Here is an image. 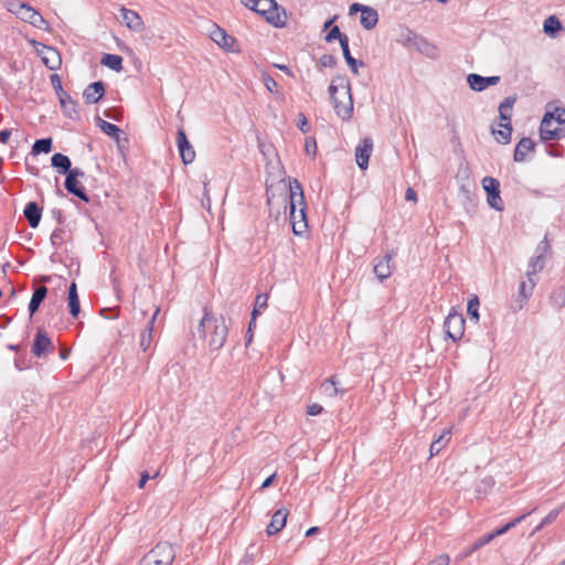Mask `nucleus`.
<instances>
[{"label":"nucleus","mask_w":565,"mask_h":565,"mask_svg":"<svg viewBox=\"0 0 565 565\" xmlns=\"http://www.w3.org/2000/svg\"><path fill=\"white\" fill-rule=\"evenodd\" d=\"M502 129H493L492 134L494 135L495 139L500 143H509L511 141V135H512V126L511 122H503L500 124Z\"/></svg>","instance_id":"37"},{"label":"nucleus","mask_w":565,"mask_h":565,"mask_svg":"<svg viewBox=\"0 0 565 565\" xmlns=\"http://www.w3.org/2000/svg\"><path fill=\"white\" fill-rule=\"evenodd\" d=\"M267 300H268V295L267 294L257 295L256 299H255L254 307H256L257 309L263 310V309H265L267 307Z\"/></svg>","instance_id":"53"},{"label":"nucleus","mask_w":565,"mask_h":565,"mask_svg":"<svg viewBox=\"0 0 565 565\" xmlns=\"http://www.w3.org/2000/svg\"><path fill=\"white\" fill-rule=\"evenodd\" d=\"M51 164L58 171V173L65 175L72 167L71 159L63 153H54L51 158Z\"/></svg>","instance_id":"29"},{"label":"nucleus","mask_w":565,"mask_h":565,"mask_svg":"<svg viewBox=\"0 0 565 565\" xmlns=\"http://www.w3.org/2000/svg\"><path fill=\"white\" fill-rule=\"evenodd\" d=\"M307 204L305 201L302 185L298 180L290 182L289 186V220L292 233L301 236L307 232Z\"/></svg>","instance_id":"3"},{"label":"nucleus","mask_w":565,"mask_h":565,"mask_svg":"<svg viewBox=\"0 0 565 565\" xmlns=\"http://www.w3.org/2000/svg\"><path fill=\"white\" fill-rule=\"evenodd\" d=\"M289 512L287 509H278L271 516L269 524L266 527L267 535H275L279 533L286 525Z\"/></svg>","instance_id":"16"},{"label":"nucleus","mask_w":565,"mask_h":565,"mask_svg":"<svg viewBox=\"0 0 565 565\" xmlns=\"http://www.w3.org/2000/svg\"><path fill=\"white\" fill-rule=\"evenodd\" d=\"M373 151V140L370 137L364 138L355 148V161L360 169L365 170Z\"/></svg>","instance_id":"12"},{"label":"nucleus","mask_w":565,"mask_h":565,"mask_svg":"<svg viewBox=\"0 0 565 565\" xmlns=\"http://www.w3.org/2000/svg\"><path fill=\"white\" fill-rule=\"evenodd\" d=\"M330 99L334 111L342 120H349L353 114L351 84L347 76H337L329 86Z\"/></svg>","instance_id":"2"},{"label":"nucleus","mask_w":565,"mask_h":565,"mask_svg":"<svg viewBox=\"0 0 565 565\" xmlns=\"http://www.w3.org/2000/svg\"><path fill=\"white\" fill-rule=\"evenodd\" d=\"M257 8L255 12L263 15L267 22L276 28H281L286 23V12L280 11L275 0H256Z\"/></svg>","instance_id":"6"},{"label":"nucleus","mask_w":565,"mask_h":565,"mask_svg":"<svg viewBox=\"0 0 565 565\" xmlns=\"http://www.w3.org/2000/svg\"><path fill=\"white\" fill-rule=\"evenodd\" d=\"M102 316L106 319H114L117 318L119 315V307H113V308H104L100 311Z\"/></svg>","instance_id":"51"},{"label":"nucleus","mask_w":565,"mask_h":565,"mask_svg":"<svg viewBox=\"0 0 565 565\" xmlns=\"http://www.w3.org/2000/svg\"><path fill=\"white\" fill-rule=\"evenodd\" d=\"M412 49L429 58L438 57V49L419 34L417 35Z\"/></svg>","instance_id":"19"},{"label":"nucleus","mask_w":565,"mask_h":565,"mask_svg":"<svg viewBox=\"0 0 565 565\" xmlns=\"http://www.w3.org/2000/svg\"><path fill=\"white\" fill-rule=\"evenodd\" d=\"M12 135L11 129H3L0 131V142L7 143Z\"/></svg>","instance_id":"61"},{"label":"nucleus","mask_w":565,"mask_h":565,"mask_svg":"<svg viewBox=\"0 0 565 565\" xmlns=\"http://www.w3.org/2000/svg\"><path fill=\"white\" fill-rule=\"evenodd\" d=\"M479 298L476 295H472L468 300L467 311L471 319L476 321L479 320Z\"/></svg>","instance_id":"44"},{"label":"nucleus","mask_w":565,"mask_h":565,"mask_svg":"<svg viewBox=\"0 0 565 565\" xmlns=\"http://www.w3.org/2000/svg\"><path fill=\"white\" fill-rule=\"evenodd\" d=\"M565 132V109H561L555 116L553 113H546L540 125V136L544 141L561 138Z\"/></svg>","instance_id":"5"},{"label":"nucleus","mask_w":565,"mask_h":565,"mask_svg":"<svg viewBox=\"0 0 565 565\" xmlns=\"http://www.w3.org/2000/svg\"><path fill=\"white\" fill-rule=\"evenodd\" d=\"M482 186L487 192V200L489 205L497 210H503V202L500 198V182L492 177H484L482 180Z\"/></svg>","instance_id":"11"},{"label":"nucleus","mask_w":565,"mask_h":565,"mask_svg":"<svg viewBox=\"0 0 565 565\" xmlns=\"http://www.w3.org/2000/svg\"><path fill=\"white\" fill-rule=\"evenodd\" d=\"M417 33L405 25H401L397 30L396 43L405 49H412L417 38Z\"/></svg>","instance_id":"23"},{"label":"nucleus","mask_w":565,"mask_h":565,"mask_svg":"<svg viewBox=\"0 0 565 565\" xmlns=\"http://www.w3.org/2000/svg\"><path fill=\"white\" fill-rule=\"evenodd\" d=\"M534 147H535V143L533 142V140L531 138H527V137H524L522 138L516 147H515V150H514V161L516 162H522L525 160V157L526 154L530 152V151H533L534 150Z\"/></svg>","instance_id":"25"},{"label":"nucleus","mask_w":565,"mask_h":565,"mask_svg":"<svg viewBox=\"0 0 565 565\" xmlns=\"http://www.w3.org/2000/svg\"><path fill=\"white\" fill-rule=\"evenodd\" d=\"M379 22V13L372 7H366L360 17V23L365 30H372Z\"/></svg>","instance_id":"28"},{"label":"nucleus","mask_w":565,"mask_h":565,"mask_svg":"<svg viewBox=\"0 0 565 565\" xmlns=\"http://www.w3.org/2000/svg\"><path fill=\"white\" fill-rule=\"evenodd\" d=\"M559 514L558 509L552 510L542 521L541 523L534 529V532L541 531L544 526L553 523Z\"/></svg>","instance_id":"47"},{"label":"nucleus","mask_w":565,"mask_h":565,"mask_svg":"<svg viewBox=\"0 0 565 565\" xmlns=\"http://www.w3.org/2000/svg\"><path fill=\"white\" fill-rule=\"evenodd\" d=\"M465 324L466 320L463 316L452 308L444 322L446 337L454 342L459 341L463 335Z\"/></svg>","instance_id":"7"},{"label":"nucleus","mask_w":565,"mask_h":565,"mask_svg":"<svg viewBox=\"0 0 565 565\" xmlns=\"http://www.w3.org/2000/svg\"><path fill=\"white\" fill-rule=\"evenodd\" d=\"M97 126L100 130L107 136L111 137L115 140H119L121 130L115 124L108 122L99 117H97Z\"/></svg>","instance_id":"36"},{"label":"nucleus","mask_w":565,"mask_h":565,"mask_svg":"<svg viewBox=\"0 0 565 565\" xmlns=\"http://www.w3.org/2000/svg\"><path fill=\"white\" fill-rule=\"evenodd\" d=\"M54 344L51 340V338L47 335V332L39 328L34 339L31 352L39 359L45 358L49 353H52L54 351Z\"/></svg>","instance_id":"10"},{"label":"nucleus","mask_w":565,"mask_h":565,"mask_svg":"<svg viewBox=\"0 0 565 565\" xmlns=\"http://www.w3.org/2000/svg\"><path fill=\"white\" fill-rule=\"evenodd\" d=\"M177 143L182 162L184 164L192 163L195 159V151L192 145L189 142L183 129L178 130Z\"/></svg>","instance_id":"13"},{"label":"nucleus","mask_w":565,"mask_h":565,"mask_svg":"<svg viewBox=\"0 0 565 565\" xmlns=\"http://www.w3.org/2000/svg\"><path fill=\"white\" fill-rule=\"evenodd\" d=\"M323 392L328 395V396H337L338 394H341L343 395L344 394V390H340L338 387V382L335 381V376H330L329 379H327L322 385H321Z\"/></svg>","instance_id":"40"},{"label":"nucleus","mask_w":565,"mask_h":565,"mask_svg":"<svg viewBox=\"0 0 565 565\" xmlns=\"http://www.w3.org/2000/svg\"><path fill=\"white\" fill-rule=\"evenodd\" d=\"M159 308L154 311L151 319L148 321L145 330L140 334V341L139 345L143 351H147L152 342V332H153V324L157 319V316L159 315Z\"/></svg>","instance_id":"24"},{"label":"nucleus","mask_w":565,"mask_h":565,"mask_svg":"<svg viewBox=\"0 0 565 565\" xmlns=\"http://www.w3.org/2000/svg\"><path fill=\"white\" fill-rule=\"evenodd\" d=\"M84 175H85V173L83 170H81L79 168H72V167L66 174L67 178H73L75 180H79L81 178H84Z\"/></svg>","instance_id":"56"},{"label":"nucleus","mask_w":565,"mask_h":565,"mask_svg":"<svg viewBox=\"0 0 565 565\" xmlns=\"http://www.w3.org/2000/svg\"><path fill=\"white\" fill-rule=\"evenodd\" d=\"M198 333L205 339L211 351H217L225 344L228 327L223 316H216L205 307Z\"/></svg>","instance_id":"1"},{"label":"nucleus","mask_w":565,"mask_h":565,"mask_svg":"<svg viewBox=\"0 0 565 565\" xmlns=\"http://www.w3.org/2000/svg\"><path fill=\"white\" fill-rule=\"evenodd\" d=\"M301 119H300V122H299V129L306 134L309 131V124H308V120L307 118L301 114Z\"/></svg>","instance_id":"63"},{"label":"nucleus","mask_w":565,"mask_h":565,"mask_svg":"<svg viewBox=\"0 0 565 565\" xmlns=\"http://www.w3.org/2000/svg\"><path fill=\"white\" fill-rule=\"evenodd\" d=\"M64 231L57 228L51 235V243L53 246L58 247L63 242Z\"/></svg>","instance_id":"52"},{"label":"nucleus","mask_w":565,"mask_h":565,"mask_svg":"<svg viewBox=\"0 0 565 565\" xmlns=\"http://www.w3.org/2000/svg\"><path fill=\"white\" fill-rule=\"evenodd\" d=\"M305 147H306L307 153H310V152H312L313 154L316 153L317 143L313 138H307Z\"/></svg>","instance_id":"59"},{"label":"nucleus","mask_w":565,"mask_h":565,"mask_svg":"<svg viewBox=\"0 0 565 565\" xmlns=\"http://www.w3.org/2000/svg\"><path fill=\"white\" fill-rule=\"evenodd\" d=\"M47 295V289L45 285H41L40 287L35 288L33 291V295L31 297V300L29 302L28 309L29 313L32 317L40 308L41 303L45 299Z\"/></svg>","instance_id":"26"},{"label":"nucleus","mask_w":565,"mask_h":565,"mask_svg":"<svg viewBox=\"0 0 565 565\" xmlns=\"http://www.w3.org/2000/svg\"><path fill=\"white\" fill-rule=\"evenodd\" d=\"M28 6L26 2H21L20 0H10L8 2V10L15 14L18 18L21 17V12L25 9V7Z\"/></svg>","instance_id":"45"},{"label":"nucleus","mask_w":565,"mask_h":565,"mask_svg":"<svg viewBox=\"0 0 565 565\" xmlns=\"http://www.w3.org/2000/svg\"><path fill=\"white\" fill-rule=\"evenodd\" d=\"M367 6L365 4H361V3H353L351 4L350 9H349V13L350 14H354L356 12H363L364 9H366Z\"/></svg>","instance_id":"60"},{"label":"nucleus","mask_w":565,"mask_h":565,"mask_svg":"<svg viewBox=\"0 0 565 565\" xmlns=\"http://www.w3.org/2000/svg\"><path fill=\"white\" fill-rule=\"evenodd\" d=\"M342 39H349L347 34L342 33L339 29L338 25H334L330 29V31L328 32V34L326 35V41L328 43L334 41V40H339V42L341 43Z\"/></svg>","instance_id":"46"},{"label":"nucleus","mask_w":565,"mask_h":565,"mask_svg":"<svg viewBox=\"0 0 565 565\" xmlns=\"http://www.w3.org/2000/svg\"><path fill=\"white\" fill-rule=\"evenodd\" d=\"M50 79H51L52 86L54 87V89H55V92H56L58 97H60V94L65 93L64 89H63V86H62L61 78H60L58 74H52L50 76Z\"/></svg>","instance_id":"50"},{"label":"nucleus","mask_w":565,"mask_h":565,"mask_svg":"<svg viewBox=\"0 0 565 565\" xmlns=\"http://www.w3.org/2000/svg\"><path fill=\"white\" fill-rule=\"evenodd\" d=\"M120 12L122 22L129 30L141 32L145 29L143 21L136 11L121 7Z\"/></svg>","instance_id":"17"},{"label":"nucleus","mask_w":565,"mask_h":565,"mask_svg":"<svg viewBox=\"0 0 565 565\" xmlns=\"http://www.w3.org/2000/svg\"><path fill=\"white\" fill-rule=\"evenodd\" d=\"M64 185L68 193L77 196L78 199L86 203L89 202V198L85 191V188L83 186L79 180L66 177Z\"/></svg>","instance_id":"22"},{"label":"nucleus","mask_w":565,"mask_h":565,"mask_svg":"<svg viewBox=\"0 0 565 565\" xmlns=\"http://www.w3.org/2000/svg\"><path fill=\"white\" fill-rule=\"evenodd\" d=\"M450 562V558L446 554H441L437 557H435L428 565H448Z\"/></svg>","instance_id":"55"},{"label":"nucleus","mask_w":565,"mask_h":565,"mask_svg":"<svg viewBox=\"0 0 565 565\" xmlns=\"http://www.w3.org/2000/svg\"><path fill=\"white\" fill-rule=\"evenodd\" d=\"M535 285H520L519 286V295L512 306L514 310H520L523 308L527 298L532 295Z\"/></svg>","instance_id":"35"},{"label":"nucleus","mask_w":565,"mask_h":565,"mask_svg":"<svg viewBox=\"0 0 565 565\" xmlns=\"http://www.w3.org/2000/svg\"><path fill=\"white\" fill-rule=\"evenodd\" d=\"M341 49H342V53H343V57L345 60V62L348 63V65L350 66L351 71L358 75L359 72H358V67L359 66H364V63L362 61H358L355 60L351 53H350V49H349V39H342L341 41Z\"/></svg>","instance_id":"31"},{"label":"nucleus","mask_w":565,"mask_h":565,"mask_svg":"<svg viewBox=\"0 0 565 565\" xmlns=\"http://www.w3.org/2000/svg\"><path fill=\"white\" fill-rule=\"evenodd\" d=\"M323 411V407L319 404H311L308 406L307 408V414L310 415V416H317L319 414H321Z\"/></svg>","instance_id":"58"},{"label":"nucleus","mask_w":565,"mask_h":565,"mask_svg":"<svg viewBox=\"0 0 565 565\" xmlns=\"http://www.w3.org/2000/svg\"><path fill=\"white\" fill-rule=\"evenodd\" d=\"M493 539H494V537H493V535H492V533H491V532H490V533H488V534H486V535H483V536H481L480 539H478V540L475 542V544H473V550H477V548H479V547H481V546H483V545H486V544L490 543Z\"/></svg>","instance_id":"54"},{"label":"nucleus","mask_w":565,"mask_h":565,"mask_svg":"<svg viewBox=\"0 0 565 565\" xmlns=\"http://www.w3.org/2000/svg\"><path fill=\"white\" fill-rule=\"evenodd\" d=\"M100 63L116 72H120L122 70V57L117 54H104Z\"/></svg>","instance_id":"38"},{"label":"nucleus","mask_w":565,"mask_h":565,"mask_svg":"<svg viewBox=\"0 0 565 565\" xmlns=\"http://www.w3.org/2000/svg\"><path fill=\"white\" fill-rule=\"evenodd\" d=\"M23 214L29 225L35 228L41 221L42 209L36 202H29L24 207Z\"/></svg>","instance_id":"21"},{"label":"nucleus","mask_w":565,"mask_h":565,"mask_svg":"<svg viewBox=\"0 0 565 565\" xmlns=\"http://www.w3.org/2000/svg\"><path fill=\"white\" fill-rule=\"evenodd\" d=\"M67 302H68L70 313L72 315L73 318H77L81 312L77 285H70Z\"/></svg>","instance_id":"30"},{"label":"nucleus","mask_w":565,"mask_h":565,"mask_svg":"<svg viewBox=\"0 0 565 565\" xmlns=\"http://www.w3.org/2000/svg\"><path fill=\"white\" fill-rule=\"evenodd\" d=\"M501 81L500 76H481L476 73H471L467 76V83L472 90L482 92L489 86L499 84Z\"/></svg>","instance_id":"14"},{"label":"nucleus","mask_w":565,"mask_h":565,"mask_svg":"<svg viewBox=\"0 0 565 565\" xmlns=\"http://www.w3.org/2000/svg\"><path fill=\"white\" fill-rule=\"evenodd\" d=\"M551 249V245L545 236L544 239L537 245L535 255L531 258L529 263V269L526 275L529 277L530 282H532V275L541 271L545 265V257Z\"/></svg>","instance_id":"9"},{"label":"nucleus","mask_w":565,"mask_h":565,"mask_svg":"<svg viewBox=\"0 0 565 565\" xmlns=\"http://www.w3.org/2000/svg\"><path fill=\"white\" fill-rule=\"evenodd\" d=\"M561 29H562V23L555 15L548 17L544 21L543 30L546 34L554 35Z\"/></svg>","instance_id":"43"},{"label":"nucleus","mask_w":565,"mask_h":565,"mask_svg":"<svg viewBox=\"0 0 565 565\" xmlns=\"http://www.w3.org/2000/svg\"><path fill=\"white\" fill-rule=\"evenodd\" d=\"M405 200H406V201H414V202H416V201H417V194H416V192H415V190H414V189L408 188V189L406 190V192H405Z\"/></svg>","instance_id":"62"},{"label":"nucleus","mask_w":565,"mask_h":565,"mask_svg":"<svg viewBox=\"0 0 565 565\" xmlns=\"http://www.w3.org/2000/svg\"><path fill=\"white\" fill-rule=\"evenodd\" d=\"M159 476V471H156L153 476H150L147 471H143L141 473V477H140V480H139V483H138V487L139 488H143L146 482L149 480V479H154Z\"/></svg>","instance_id":"57"},{"label":"nucleus","mask_w":565,"mask_h":565,"mask_svg":"<svg viewBox=\"0 0 565 565\" xmlns=\"http://www.w3.org/2000/svg\"><path fill=\"white\" fill-rule=\"evenodd\" d=\"M105 94V85L103 82H94L89 84L84 93L83 97L86 104H95L97 103Z\"/></svg>","instance_id":"18"},{"label":"nucleus","mask_w":565,"mask_h":565,"mask_svg":"<svg viewBox=\"0 0 565 565\" xmlns=\"http://www.w3.org/2000/svg\"><path fill=\"white\" fill-rule=\"evenodd\" d=\"M390 262H391V257L385 256L384 258L380 259L379 262H376L374 264L373 270H374L375 276L380 280H383V279H386L387 277H390V275H391Z\"/></svg>","instance_id":"34"},{"label":"nucleus","mask_w":565,"mask_h":565,"mask_svg":"<svg viewBox=\"0 0 565 565\" xmlns=\"http://www.w3.org/2000/svg\"><path fill=\"white\" fill-rule=\"evenodd\" d=\"M319 64L322 67H334L337 65V57L331 54H323L319 60Z\"/></svg>","instance_id":"48"},{"label":"nucleus","mask_w":565,"mask_h":565,"mask_svg":"<svg viewBox=\"0 0 565 565\" xmlns=\"http://www.w3.org/2000/svg\"><path fill=\"white\" fill-rule=\"evenodd\" d=\"M52 149V138H42L35 140V142L32 146V153L33 154H40V153H49Z\"/></svg>","instance_id":"41"},{"label":"nucleus","mask_w":565,"mask_h":565,"mask_svg":"<svg viewBox=\"0 0 565 565\" xmlns=\"http://www.w3.org/2000/svg\"><path fill=\"white\" fill-rule=\"evenodd\" d=\"M177 547L169 542H159L140 559L139 565H172Z\"/></svg>","instance_id":"4"},{"label":"nucleus","mask_w":565,"mask_h":565,"mask_svg":"<svg viewBox=\"0 0 565 565\" xmlns=\"http://www.w3.org/2000/svg\"><path fill=\"white\" fill-rule=\"evenodd\" d=\"M35 49L36 54L41 57L43 64L51 71H57L62 65V57L60 52L50 45H45L35 40L31 42Z\"/></svg>","instance_id":"8"},{"label":"nucleus","mask_w":565,"mask_h":565,"mask_svg":"<svg viewBox=\"0 0 565 565\" xmlns=\"http://www.w3.org/2000/svg\"><path fill=\"white\" fill-rule=\"evenodd\" d=\"M551 303L556 308L565 306V288L564 286L556 287L551 294Z\"/></svg>","instance_id":"42"},{"label":"nucleus","mask_w":565,"mask_h":565,"mask_svg":"<svg viewBox=\"0 0 565 565\" xmlns=\"http://www.w3.org/2000/svg\"><path fill=\"white\" fill-rule=\"evenodd\" d=\"M60 104L63 114L70 119H78L79 113L77 110V103L72 99L67 93L60 94Z\"/></svg>","instance_id":"20"},{"label":"nucleus","mask_w":565,"mask_h":565,"mask_svg":"<svg viewBox=\"0 0 565 565\" xmlns=\"http://www.w3.org/2000/svg\"><path fill=\"white\" fill-rule=\"evenodd\" d=\"M19 19L41 30H46L49 26L46 20L40 14L38 10H35L29 3L25 7V9L21 12V17Z\"/></svg>","instance_id":"15"},{"label":"nucleus","mask_w":565,"mask_h":565,"mask_svg":"<svg viewBox=\"0 0 565 565\" xmlns=\"http://www.w3.org/2000/svg\"><path fill=\"white\" fill-rule=\"evenodd\" d=\"M516 102V96H508L499 106V115L504 122H511L512 109Z\"/></svg>","instance_id":"32"},{"label":"nucleus","mask_w":565,"mask_h":565,"mask_svg":"<svg viewBox=\"0 0 565 565\" xmlns=\"http://www.w3.org/2000/svg\"><path fill=\"white\" fill-rule=\"evenodd\" d=\"M535 511V508L531 511H529L527 513H524L518 518H515L514 520L510 521L509 523H507L505 525L492 531V535L493 537H497V536H500V535H503L504 533H507L510 529L516 526L518 524H520L527 515H530L532 512Z\"/></svg>","instance_id":"39"},{"label":"nucleus","mask_w":565,"mask_h":565,"mask_svg":"<svg viewBox=\"0 0 565 565\" xmlns=\"http://www.w3.org/2000/svg\"><path fill=\"white\" fill-rule=\"evenodd\" d=\"M264 85L265 87L273 94L278 93V84L277 82L270 77L269 75L264 76Z\"/></svg>","instance_id":"49"},{"label":"nucleus","mask_w":565,"mask_h":565,"mask_svg":"<svg viewBox=\"0 0 565 565\" xmlns=\"http://www.w3.org/2000/svg\"><path fill=\"white\" fill-rule=\"evenodd\" d=\"M275 478H276V475H275V473H273V475H270L269 477H267V478L264 480V482L262 483L260 489H266V488L270 487V486H271V483L274 482Z\"/></svg>","instance_id":"64"},{"label":"nucleus","mask_w":565,"mask_h":565,"mask_svg":"<svg viewBox=\"0 0 565 565\" xmlns=\"http://www.w3.org/2000/svg\"><path fill=\"white\" fill-rule=\"evenodd\" d=\"M211 39L218 44L221 47L230 50L234 44L235 40L228 35L223 29L217 28L211 35Z\"/></svg>","instance_id":"33"},{"label":"nucleus","mask_w":565,"mask_h":565,"mask_svg":"<svg viewBox=\"0 0 565 565\" xmlns=\"http://www.w3.org/2000/svg\"><path fill=\"white\" fill-rule=\"evenodd\" d=\"M451 439V430L444 429L438 438L434 439L430 444L429 452L430 457L437 456L450 441Z\"/></svg>","instance_id":"27"}]
</instances>
